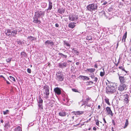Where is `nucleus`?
Masks as SVG:
<instances>
[{
  "mask_svg": "<svg viewBox=\"0 0 131 131\" xmlns=\"http://www.w3.org/2000/svg\"><path fill=\"white\" fill-rule=\"evenodd\" d=\"M7 32H6L5 33H11V31L9 29H7Z\"/></svg>",
  "mask_w": 131,
  "mask_h": 131,
  "instance_id": "43",
  "label": "nucleus"
},
{
  "mask_svg": "<svg viewBox=\"0 0 131 131\" xmlns=\"http://www.w3.org/2000/svg\"><path fill=\"white\" fill-rule=\"evenodd\" d=\"M21 56L22 57H25L26 56V55L24 51L21 52Z\"/></svg>",
  "mask_w": 131,
  "mask_h": 131,
  "instance_id": "30",
  "label": "nucleus"
},
{
  "mask_svg": "<svg viewBox=\"0 0 131 131\" xmlns=\"http://www.w3.org/2000/svg\"><path fill=\"white\" fill-rule=\"evenodd\" d=\"M112 131H114V128L113 127H112Z\"/></svg>",
  "mask_w": 131,
  "mask_h": 131,
  "instance_id": "64",
  "label": "nucleus"
},
{
  "mask_svg": "<svg viewBox=\"0 0 131 131\" xmlns=\"http://www.w3.org/2000/svg\"><path fill=\"white\" fill-rule=\"evenodd\" d=\"M127 32H126L124 34V35L123 36L122 41L123 42H125V39L127 37Z\"/></svg>",
  "mask_w": 131,
  "mask_h": 131,
  "instance_id": "24",
  "label": "nucleus"
},
{
  "mask_svg": "<svg viewBox=\"0 0 131 131\" xmlns=\"http://www.w3.org/2000/svg\"><path fill=\"white\" fill-rule=\"evenodd\" d=\"M27 72L29 73H31V69L29 68H28L27 69Z\"/></svg>",
  "mask_w": 131,
  "mask_h": 131,
  "instance_id": "45",
  "label": "nucleus"
},
{
  "mask_svg": "<svg viewBox=\"0 0 131 131\" xmlns=\"http://www.w3.org/2000/svg\"><path fill=\"white\" fill-rule=\"evenodd\" d=\"M103 72H100V75L101 77L103 76L105 74V72L104 71V69H103Z\"/></svg>",
  "mask_w": 131,
  "mask_h": 131,
  "instance_id": "33",
  "label": "nucleus"
},
{
  "mask_svg": "<svg viewBox=\"0 0 131 131\" xmlns=\"http://www.w3.org/2000/svg\"><path fill=\"white\" fill-rule=\"evenodd\" d=\"M72 91L74 92H78V90L75 89H72Z\"/></svg>",
  "mask_w": 131,
  "mask_h": 131,
  "instance_id": "44",
  "label": "nucleus"
},
{
  "mask_svg": "<svg viewBox=\"0 0 131 131\" xmlns=\"http://www.w3.org/2000/svg\"><path fill=\"white\" fill-rule=\"evenodd\" d=\"M46 46L49 47V46H52L54 45L53 42L51 40H47L45 43Z\"/></svg>",
  "mask_w": 131,
  "mask_h": 131,
  "instance_id": "10",
  "label": "nucleus"
},
{
  "mask_svg": "<svg viewBox=\"0 0 131 131\" xmlns=\"http://www.w3.org/2000/svg\"><path fill=\"white\" fill-rule=\"evenodd\" d=\"M98 64L97 63H95L94 65V67L95 68H98Z\"/></svg>",
  "mask_w": 131,
  "mask_h": 131,
  "instance_id": "46",
  "label": "nucleus"
},
{
  "mask_svg": "<svg viewBox=\"0 0 131 131\" xmlns=\"http://www.w3.org/2000/svg\"><path fill=\"white\" fill-rule=\"evenodd\" d=\"M3 112L4 115H7L8 114L9 111L8 110H6L5 111H3Z\"/></svg>",
  "mask_w": 131,
  "mask_h": 131,
  "instance_id": "32",
  "label": "nucleus"
},
{
  "mask_svg": "<svg viewBox=\"0 0 131 131\" xmlns=\"http://www.w3.org/2000/svg\"><path fill=\"white\" fill-rule=\"evenodd\" d=\"M118 44H119V43H118V42L117 43V44H116V49H117L118 46Z\"/></svg>",
  "mask_w": 131,
  "mask_h": 131,
  "instance_id": "52",
  "label": "nucleus"
},
{
  "mask_svg": "<svg viewBox=\"0 0 131 131\" xmlns=\"http://www.w3.org/2000/svg\"><path fill=\"white\" fill-rule=\"evenodd\" d=\"M79 77L81 78L83 81H84L85 80H89L90 79L88 77L86 76H84L80 75L79 76Z\"/></svg>",
  "mask_w": 131,
  "mask_h": 131,
  "instance_id": "19",
  "label": "nucleus"
},
{
  "mask_svg": "<svg viewBox=\"0 0 131 131\" xmlns=\"http://www.w3.org/2000/svg\"><path fill=\"white\" fill-rule=\"evenodd\" d=\"M42 4H44V5H45V6H46L47 5V4L46 3H43L42 4Z\"/></svg>",
  "mask_w": 131,
  "mask_h": 131,
  "instance_id": "60",
  "label": "nucleus"
},
{
  "mask_svg": "<svg viewBox=\"0 0 131 131\" xmlns=\"http://www.w3.org/2000/svg\"><path fill=\"white\" fill-rule=\"evenodd\" d=\"M6 82H7V83L8 84H10V83H9V82L8 81H7Z\"/></svg>",
  "mask_w": 131,
  "mask_h": 131,
  "instance_id": "62",
  "label": "nucleus"
},
{
  "mask_svg": "<svg viewBox=\"0 0 131 131\" xmlns=\"http://www.w3.org/2000/svg\"><path fill=\"white\" fill-rule=\"evenodd\" d=\"M84 113V112L81 111H77V115L82 114Z\"/></svg>",
  "mask_w": 131,
  "mask_h": 131,
  "instance_id": "34",
  "label": "nucleus"
},
{
  "mask_svg": "<svg viewBox=\"0 0 131 131\" xmlns=\"http://www.w3.org/2000/svg\"><path fill=\"white\" fill-rule=\"evenodd\" d=\"M114 94L115 95V97L117 96H120L121 95V93L120 92H118L116 90Z\"/></svg>",
  "mask_w": 131,
  "mask_h": 131,
  "instance_id": "26",
  "label": "nucleus"
},
{
  "mask_svg": "<svg viewBox=\"0 0 131 131\" xmlns=\"http://www.w3.org/2000/svg\"><path fill=\"white\" fill-rule=\"evenodd\" d=\"M123 65L122 66H119L118 67V68L120 69H122L123 71H125L126 73H127V71H126L125 69L123 68Z\"/></svg>",
  "mask_w": 131,
  "mask_h": 131,
  "instance_id": "29",
  "label": "nucleus"
},
{
  "mask_svg": "<svg viewBox=\"0 0 131 131\" xmlns=\"http://www.w3.org/2000/svg\"><path fill=\"white\" fill-rule=\"evenodd\" d=\"M112 123L114 125H115V122L114 120H113L112 121Z\"/></svg>",
  "mask_w": 131,
  "mask_h": 131,
  "instance_id": "53",
  "label": "nucleus"
},
{
  "mask_svg": "<svg viewBox=\"0 0 131 131\" xmlns=\"http://www.w3.org/2000/svg\"><path fill=\"white\" fill-rule=\"evenodd\" d=\"M59 115L61 116H66V113L65 112L61 111L59 113Z\"/></svg>",
  "mask_w": 131,
  "mask_h": 131,
  "instance_id": "21",
  "label": "nucleus"
},
{
  "mask_svg": "<svg viewBox=\"0 0 131 131\" xmlns=\"http://www.w3.org/2000/svg\"><path fill=\"white\" fill-rule=\"evenodd\" d=\"M62 100L64 102H67L69 101L67 95H65L64 97L63 98Z\"/></svg>",
  "mask_w": 131,
  "mask_h": 131,
  "instance_id": "23",
  "label": "nucleus"
},
{
  "mask_svg": "<svg viewBox=\"0 0 131 131\" xmlns=\"http://www.w3.org/2000/svg\"><path fill=\"white\" fill-rule=\"evenodd\" d=\"M6 35L9 37L11 36L12 35H13V34L11 35L9 33H5Z\"/></svg>",
  "mask_w": 131,
  "mask_h": 131,
  "instance_id": "47",
  "label": "nucleus"
},
{
  "mask_svg": "<svg viewBox=\"0 0 131 131\" xmlns=\"http://www.w3.org/2000/svg\"><path fill=\"white\" fill-rule=\"evenodd\" d=\"M44 12L42 11H38L35 12L34 17H33V22L35 23L40 24L41 21L38 20V18H40L41 16H44Z\"/></svg>",
  "mask_w": 131,
  "mask_h": 131,
  "instance_id": "1",
  "label": "nucleus"
},
{
  "mask_svg": "<svg viewBox=\"0 0 131 131\" xmlns=\"http://www.w3.org/2000/svg\"><path fill=\"white\" fill-rule=\"evenodd\" d=\"M59 25L58 23H56L55 24V26L57 27H59Z\"/></svg>",
  "mask_w": 131,
  "mask_h": 131,
  "instance_id": "50",
  "label": "nucleus"
},
{
  "mask_svg": "<svg viewBox=\"0 0 131 131\" xmlns=\"http://www.w3.org/2000/svg\"><path fill=\"white\" fill-rule=\"evenodd\" d=\"M126 85L125 84L121 83L120 85L118 87V90L120 91H122L126 89Z\"/></svg>",
  "mask_w": 131,
  "mask_h": 131,
  "instance_id": "8",
  "label": "nucleus"
},
{
  "mask_svg": "<svg viewBox=\"0 0 131 131\" xmlns=\"http://www.w3.org/2000/svg\"><path fill=\"white\" fill-rule=\"evenodd\" d=\"M97 80L98 78L97 77H95L94 78V81L95 82H97Z\"/></svg>",
  "mask_w": 131,
  "mask_h": 131,
  "instance_id": "48",
  "label": "nucleus"
},
{
  "mask_svg": "<svg viewBox=\"0 0 131 131\" xmlns=\"http://www.w3.org/2000/svg\"><path fill=\"white\" fill-rule=\"evenodd\" d=\"M78 15L70 14L69 16V20L72 21H76L78 20Z\"/></svg>",
  "mask_w": 131,
  "mask_h": 131,
  "instance_id": "6",
  "label": "nucleus"
},
{
  "mask_svg": "<svg viewBox=\"0 0 131 131\" xmlns=\"http://www.w3.org/2000/svg\"><path fill=\"white\" fill-rule=\"evenodd\" d=\"M12 58H8L6 60V61L7 62H10L12 60Z\"/></svg>",
  "mask_w": 131,
  "mask_h": 131,
  "instance_id": "35",
  "label": "nucleus"
},
{
  "mask_svg": "<svg viewBox=\"0 0 131 131\" xmlns=\"http://www.w3.org/2000/svg\"><path fill=\"white\" fill-rule=\"evenodd\" d=\"M91 77L92 79H93V78H94V74H92L91 76Z\"/></svg>",
  "mask_w": 131,
  "mask_h": 131,
  "instance_id": "49",
  "label": "nucleus"
},
{
  "mask_svg": "<svg viewBox=\"0 0 131 131\" xmlns=\"http://www.w3.org/2000/svg\"><path fill=\"white\" fill-rule=\"evenodd\" d=\"M86 106H89L90 107H91L92 106V105L91 104H89V105L88 104V105H86Z\"/></svg>",
  "mask_w": 131,
  "mask_h": 131,
  "instance_id": "54",
  "label": "nucleus"
},
{
  "mask_svg": "<svg viewBox=\"0 0 131 131\" xmlns=\"http://www.w3.org/2000/svg\"><path fill=\"white\" fill-rule=\"evenodd\" d=\"M116 90L114 87L113 86L111 85L106 88V91L108 93H113L114 94Z\"/></svg>",
  "mask_w": 131,
  "mask_h": 131,
  "instance_id": "5",
  "label": "nucleus"
},
{
  "mask_svg": "<svg viewBox=\"0 0 131 131\" xmlns=\"http://www.w3.org/2000/svg\"><path fill=\"white\" fill-rule=\"evenodd\" d=\"M65 9L63 8H59L58 9V12L60 14L64 13L65 12Z\"/></svg>",
  "mask_w": 131,
  "mask_h": 131,
  "instance_id": "18",
  "label": "nucleus"
},
{
  "mask_svg": "<svg viewBox=\"0 0 131 131\" xmlns=\"http://www.w3.org/2000/svg\"><path fill=\"white\" fill-rule=\"evenodd\" d=\"M15 131H21V129L19 126H17L15 129Z\"/></svg>",
  "mask_w": 131,
  "mask_h": 131,
  "instance_id": "25",
  "label": "nucleus"
},
{
  "mask_svg": "<svg viewBox=\"0 0 131 131\" xmlns=\"http://www.w3.org/2000/svg\"><path fill=\"white\" fill-rule=\"evenodd\" d=\"M43 93L46 99H48L49 94V87L48 86L46 85L43 86Z\"/></svg>",
  "mask_w": 131,
  "mask_h": 131,
  "instance_id": "3",
  "label": "nucleus"
},
{
  "mask_svg": "<svg viewBox=\"0 0 131 131\" xmlns=\"http://www.w3.org/2000/svg\"><path fill=\"white\" fill-rule=\"evenodd\" d=\"M100 108H101V106H100V105H98V106L97 109H100Z\"/></svg>",
  "mask_w": 131,
  "mask_h": 131,
  "instance_id": "58",
  "label": "nucleus"
},
{
  "mask_svg": "<svg viewBox=\"0 0 131 131\" xmlns=\"http://www.w3.org/2000/svg\"><path fill=\"white\" fill-rule=\"evenodd\" d=\"M54 91L56 95H59L61 93V89L59 88L56 87L54 89Z\"/></svg>",
  "mask_w": 131,
  "mask_h": 131,
  "instance_id": "9",
  "label": "nucleus"
},
{
  "mask_svg": "<svg viewBox=\"0 0 131 131\" xmlns=\"http://www.w3.org/2000/svg\"><path fill=\"white\" fill-rule=\"evenodd\" d=\"M105 101L106 103L108 105H110V104L109 102V99L107 97H105Z\"/></svg>",
  "mask_w": 131,
  "mask_h": 131,
  "instance_id": "28",
  "label": "nucleus"
},
{
  "mask_svg": "<svg viewBox=\"0 0 131 131\" xmlns=\"http://www.w3.org/2000/svg\"><path fill=\"white\" fill-rule=\"evenodd\" d=\"M64 44L67 46L69 47V48H70V45L66 41H64Z\"/></svg>",
  "mask_w": 131,
  "mask_h": 131,
  "instance_id": "31",
  "label": "nucleus"
},
{
  "mask_svg": "<svg viewBox=\"0 0 131 131\" xmlns=\"http://www.w3.org/2000/svg\"><path fill=\"white\" fill-rule=\"evenodd\" d=\"M71 62V61H70V60H68L67 61V62H67H67Z\"/></svg>",
  "mask_w": 131,
  "mask_h": 131,
  "instance_id": "61",
  "label": "nucleus"
},
{
  "mask_svg": "<svg viewBox=\"0 0 131 131\" xmlns=\"http://www.w3.org/2000/svg\"><path fill=\"white\" fill-rule=\"evenodd\" d=\"M48 1L49 4L48 5V8L47 9V11L48 10H51L52 7V4L51 1L50 0H48Z\"/></svg>",
  "mask_w": 131,
  "mask_h": 131,
  "instance_id": "14",
  "label": "nucleus"
},
{
  "mask_svg": "<svg viewBox=\"0 0 131 131\" xmlns=\"http://www.w3.org/2000/svg\"><path fill=\"white\" fill-rule=\"evenodd\" d=\"M89 82L90 83H91L92 84H93V82H92V81H90V82Z\"/></svg>",
  "mask_w": 131,
  "mask_h": 131,
  "instance_id": "63",
  "label": "nucleus"
},
{
  "mask_svg": "<svg viewBox=\"0 0 131 131\" xmlns=\"http://www.w3.org/2000/svg\"><path fill=\"white\" fill-rule=\"evenodd\" d=\"M87 39L89 40H92V38L91 36H88L86 38Z\"/></svg>",
  "mask_w": 131,
  "mask_h": 131,
  "instance_id": "38",
  "label": "nucleus"
},
{
  "mask_svg": "<svg viewBox=\"0 0 131 131\" xmlns=\"http://www.w3.org/2000/svg\"><path fill=\"white\" fill-rule=\"evenodd\" d=\"M1 123H3L4 122V121L2 119H1Z\"/></svg>",
  "mask_w": 131,
  "mask_h": 131,
  "instance_id": "59",
  "label": "nucleus"
},
{
  "mask_svg": "<svg viewBox=\"0 0 131 131\" xmlns=\"http://www.w3.org/2000/svg\"><path fill=\"white\" fill-rule=\"evenodd\" d=\"M95 122H96V125L98 126L99 127V121L97 119L95 120Z\"/></svg>",
  "mask_w": 131,
  "mask_h": 131,
  "instance_id": "39",
  "label": "nucleus"
},
{
  "mask_svg": "<svg viewBox=\"0 0 131 131\" xmlns=\"http://www.w3.org/2000/svg\"><path fill=\"white\" fill-rule=\"evenodd\" d=\"M68 65L67 62H64L63 63H59V66L61 68H63V67H66Z\"/></svg>",
  "mask_w": 131,
  "mask_h": 131,
  "instance_id": "11",
  "label": "nucleus"
},
{
  "mask_svg": "<svg viewBox=\"0 0 131 131\" xmlns=\"http://www.w3.org/2000/svg\"><path fill=\"white\" fill-rule=\"evenodd\" d=\"M106 110L108 115H110L112 116H113L112 112L110 108L109 107H107L106 108Z\"/></svg>",
  "mask_w": 131,
  "mask_h": 131,
  "instance_id": "12",
  "label": "nucleus"
},
{
  "mask_svg": "<svg viewBox=\"0 0 131 131\" xmlns=\"http://www.w3.org/2000/svg\"><path fill=\"white\" fill-rule=\"evenodd\" d=\"M73 50L72 51V52L74 54L76 55H78L79 52L77 50H74V48H73L72 49Z\"/></svg>",
  "mask_w": 131,
  "mask_h": 131,
  "instance_id": "20",
  "label": "nucleus"
},
{
  "mask_svg": "<svg viewBox=\"0 0 131 131\" xmlns=\"http://www.w3.org/2000/svg\"><path fill=\"white\" fill-rule=\"evenodd\" d=\"M118 75L119 76V79L121 83H123L124 84L125 82V80L124 77L120 76L119 74H118Z\"/></svg>",
  "mask_w": 131,
  "mask_h": 131,
  "instance_id": "13",
  "label": "nucleus"
},
{
  "mask_svg": "<svg viewBox=\"0 0 131 131\" xmlns=\"http://www.w3.org/2000/svg\"><path fill=\"white\" fill-rule=\"evenodd\" d=\"M103 120L104 122L105 123H106V121L104 118H103Z\"/></svg>",
  "mask_w": 131,
  "mask_h": 131,
  "instance_id": "55",
  "label": "nucleus"
},
{
  "mask_svg": "<svg viewBox=\"0 0 131 131\" xmlns=\"http://www.w3.org/2000/svg\"><path fill=\"white\" fill-rule=\"evenodd\" d=\"M11 34H14L15 35L17 33V31L15 30H14L13 31H11Z\"/></svg>",
  "mask_w": 131,
  "mask_h": 131,
  "instance_id": "37",
  "label": "nucleus"
},
{
  "mask_svg": "<svg viewBox=\"0 0 131 131\" xmlns=\"http://www.w3.org/2000/svg\"><path fill=\"white\" fill-rule=\"evenodd\" d=\"M100 5L99 4L92 3L88 5L86 8L88 10L92 12L93 11L97 10L98 7L100 6Z\"/></svg>",
  "mask_w": 131,
  "mask_h": 131,
  "instance_id": "2",
  "label": "nucleus"
},
{
  "mask_svg": "<svg viewBox=\"0 0 131 131\" xmlns=\"http://www.w3.org/2000/svg\"><path fill=\"white\" fill-rule=\"evenodd\" d=\"M107 3L106 1H105L104 2V3L103 4V5H105L107 4Z\"/></svg>",
  "mask_w": 131,
  "mask_h": 131,
  "instance_id": "51",
  "label": "nucleus"
},
{
  "mask_svg": "<svg viewBox=\"0 0 131 131\" xmlns=\"http://www.w3.org/2000/svg\"><path fill=\"white\" fill-rule=\"evenodd\" d=\"M83 100H85L83 104H88V101H89L90 100V98H89V97H88L87 96H86L85 97H83Z\"/></svg>",
  "mask_w": 131,
  "mask_h": 131,
  "instance_id": "15",
  "label": "nucleus"
},
{
  "mask_svg": "<svg viewBox=\"0 0 131 131\" xmlns=\"http://www.w3.org/2000/svg\"><path fill=\"white\" fill-rule=\"evenodd\" d=\"M79 62H77L76 63V64L77 65H78L79 64Z\"/></svg>",
  "mask_w": 131,
  "mask_h": 131,
  "instance_id": "56",
  "label": "nucleus"
},
{
  "mask_svg": "<svg viewBox=\"0 0 131 131\" xmlns=\"http://www.w3.org/2000/svg\"><path fill=\"white\" fill-rule=\"evenodd\" d=\"M76 23H70L68 25V27L70 28H73L75 26V25H74V24H75Z\"/></svg>",
  "mask_w": 131,
  "mask_h": 131,
  "instance_id": "17",
  "label": "nucleus"
},
{
  "mask_svg": "<svg viewBox=\"0 0 131 131\" xmlns=\"http://www.w3.org/2000/svg\"><path fill=\"white\" fill-rule=\"evenodd\" d=\"M58 54L60 56V58H62L64 60L66 59L67 57V55H64L61 53H59Z\"/></svg>",
  "mask_w": 131,
  "mask_h": 131,
  "instance_id": "16",
  "label": "nucleus"
},
{
  "mask_svg": "<svg viewBox=\"0 0 131 131\" xmlns=\"http://www.w3.org/2000/svg\"><path fill=\"white\" fill-rule=\"evenodd\" d=\"M124 100L125 101V102L126 103V104H127L128 103V99L127 98H126L125 99H124Z\"/></svg>",
  "mask_w": 131,
  "mask_h": 131,
  "instance_id": "40",
  "label": "nucleus"
},
{
  "mask_svg": "<svg viewBox=\"0 0 131 131\" xmlns=\"http://www.w3.org/2000/svg\"><path fill=\"white\" fill-rule=\"evenodd\" d=\"M28 38L29 39H30L31 40H34V39H35V38H34V37L31 36H28Z\"/></svg>",
  "mask_w": 131,
  "mask_h": 131,
  "instance_id": "36",
  "label": "nucleus"
},
{
  "mask_svg": "<svg viewBox=\"0 0 131 131\" xmlns=\"http://www.w3.org/2000/svg\"><path fill=\"white\" fill-rule=\"evenodd\" d=\"M95 70L94 68L87 69L86 71H88L90 73H92L94 72Z\"/></svg>",
  "mask_w": 131,
  "mask_h": 131,
  "instance_id": "22",
  "label": "nucleus"
},
{
  "mask_svg": "<svg viewBox=\"0 0 131 131\" xmlns=\"http://www.w3.org/2000/svg\"><path fill=\"white\" fill-rule=\"evenodd\" d=\"M17 42L19 45H21L22 44V42L20 40H17Z\"/></svg>",
  "mask_w": 131,
  "mask_h": 131,
  "instance_id": "42",
  "label": "nucleus"
},
{
  "mask_svg": "<svg viewBox=\"0 0 131 131\" xmlns=\"http://www.w3.org/2000/svg\"><path fill=\"white\" fill-rule=\"evenodd\" d=\"M37 102L39 108L41 109H42V104L43 101L42 99L41 98L40 95L39 96L38 99H37Z\"/></svg>",
  "mask_w": 131,
  "mask_h": 131,
  "instance_id": "7",
  "label": "nucleus"
},
{
  "mask_svg": "<svg viewBox=\"0 0 131 131\" xmlns=\"http://www.w3.org/2000/svg\"><path fill=\"white\" fill-rule=\"evenodd\" d=\"M56 80L59 82H61L63 81L64 75L61 72H59L56 74Z\"/></svg>",
  "mask_w": 131,
  "mask_h": 131,
  "instance_id": "4",
  "label": "nucleus"
},
{
  "mask_svg": "<svg viewBox=\"0 0 131 131\" xmlns=\"http://www.w3.org/2000/svg\"><path fill=\"white\" fill-rule=\"evenodd\" d=\"M10 78L13 81H15V80L14 77L12 76H10Z\"/></svg>",
  "mask_w": 131,
  "mask_h": 131,
  "instance_id": "41",
  "label": "nucleus"
},
{
  "mask_svg": "<svg viewBox=\"0 0 131 131\" xmlns=\"http://www.w3.org/2000/svg\"><path fill=\"white\" fill-rule=\"evenodd\" d=\"M128 124V119H126V122L124 127H123L125 129L126 128Z\"/></svg>",
  "mask_w": 131,
  "mask_h": 131,
  "instance_id": "27",
  "label": "nucleus"
},
{
  "mask_svg": "<svg viewBox=\"0 0 131 131\" xmlns=\"http://www.w3.org/2000/svg\"><path fill=\"white\" fill-rule=\"evenodd\" d=\"M96 128L95 127H94L93 128V129L94 130H96Z\"/></svg>",
  "mask_w": 131,
  "mask_h": 131,
  "instance_id": "57",
  "label": "nucleus"
}]
</instances>
